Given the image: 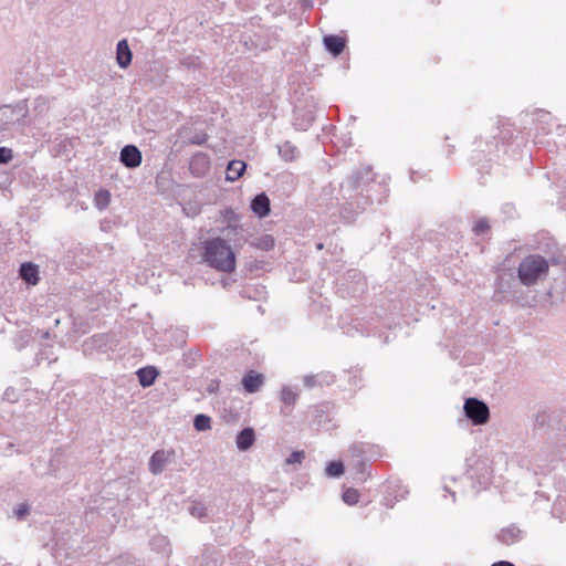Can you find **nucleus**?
Returning a JSON list of instances; mask_svg holds the SVG:
<instances>
[{
	"instance_id": "nucleus-1",
	"label": "nucleus",
	"mask_w": 566,
	"mask_h": 566,
	"mask_svg": "<svg viewBox=\"0 0 566 566\" xmlns=\"http://www.w3.org/2000/svg\"><path fill=\"white\" fill-rule=\"evenodd\" d=\"M342 197L345 200L340 216L352 222L355 217L375 202L381 203L388 196V187L382 181L375 180L370 167L353 171L340 185Z\"/></svg>"
},
{
	"instance_id": "nucleus-2",
	"label": "nucleus",
	"mask_w": 566,
	"mask_h": 566,
	"mask_svg": "<svg viewBox=\"0 0 566 566\" xmlns=\"http://www.w3.org/2000/svg\"><path fill=\"white\" fill-rule=\"evenodd\" d=\"M203 261L212 269L231 273L235 270V254L226 239L212 238L203 242Z\"/></svg>"
},
{
	"instance_id": "nucleus-3",
	"label": "nucleus",
	"mask_w": 566,
	"mask_h": 566,
	"mask_svg": "<svg viewBox=\"0 0 566 566\" xmlns=\"http://www.w3.org/2000/svg\"><path fill=\"white\" fill-rule=\"evenodd\" d=\"M549 270V262L539 254H530L522 259L517 268V277L522 285L533 286L544 279Z\"/></svg>"
},
{
	"instance_id": "nucleus-4",
	"label": "nucleus",
	"mask_w": 566,
	"mask_h": 566,
	"mask_svg": "<svg viewBox=\"0 0 566 566\" xmlns=\"http://www.w3.org/2000/svg\"><path fill=\"white\" fill-rule=\"evenodd\" d=\"M59 99L55 96L39 95L32 102L29 111V125H49L51 117H56Z\"/></svg>"
},
{
	"instance_id": "nucleus-5",
	"label": "nucleus",
	"mask_w": 566,
	"mask_h": 566,
	"mask_svg": "<svg viewBox=\"0 0 566 566\" xmlns=\"http://www.w3.org/2000/svg\"><path fill=\"white\" fill-rule=\"evenodd\" d=\"M29 107L25 99L19 101L14 105H3L0 107V122L4 125H29Z\"/></svg>"
},
{
	"instance_id": "nucleus-6",
	"label": "nucleus",
	"mask_w": 566,
	"mask_h": 566,
	"mask_svg": "<svg viewBox=\"0 0 566 566\" xmlns=\"http://www.w3.org/2000/svg\"><path fill=\"white\" fill-rule=\"evenodd\" d=\"M465 417L474 424L481 426L489 421L490 409L488 405L478 398H468L463 405Z\"/></svg>"
},
{
	"instance_id": "nucleus-7",
	"label": "nucleus",
	"mask_w": 566,
	"mask_h": 566,
	"mask_svg": "<svg viewBox=\"0 0 566 566\" xmlns=\"http://www.w3.org/2000/svg\"><path fill=\"white\" fill-rule=\"evenodd\" d=\"M369 450V444L364 442H355L348 449L350 455V467L355 471V474L360 475L361 478L364 476L367 469V454Z\"/></svg>"
},
{
	"instance_id": "nucleus-8",
	"label": "nucleus",
	"mask_w": 566,
	"mask_h": 566,
	"mask_svg": "<svg viewBox=\"0 0 566 566\" xmlns=\"http://www.w3.org/2000/svg\"><path fill=\"white\" fill-rule=\"evenodd\" d=\"M211 167L210 157L208 154L198 151L193 154L189 161V170L196 178L205 177Z\"/></svg>"
},
{
	"instance_id": "nucleus-9",
	"label": "nucleus",
	"mask_w": 566,
	"mask_h": 566,
	"mask_svg": "<svg viewBox=\"0 0 566 566\" xmlns=\"http://www.w3.org/2000/svg\"><path fill=\"white\" fill-rule=\"evenodd\" d=\"M119 161L126 168H137L143 161L142 151L135 145H126L120 149Z\"/></svg>"
},
{
	"instance_id": "nucleus-10",
	"label": "nucleus",
	"mask_w": 566,
	"mask_h": 566,
	"mask_svg": "<svg viewBox=\"0 0 566 566\" xmlns=\"http://www.w3.org/2000/svg\"><path fill=\"white\" fill-rule=\"evenodd\" d=\"M252 212L259 218H265L271 212V203L265 192L258 193L250 203Z\"/></svg>"
},
{
	"instance_id": "nucleus-11",
	"label": "nucleus",
	"mask_w": 566,
	"mask_h": 566,
	"mask_svg": "<svg viewBox=\"0 0 566 566\" xmlns=\"http://www.w3.org/2000/svg\"><path fill=\"white\" fill-rule=\"evenodd\" d=\"M496 538L504 545H513L523 538V532L514 524L502 528Z\"/></svg>"
},
{
	"instance_id": "nucleus-12",
	"label": "nucleus",
	"mask_w": 566,
	"mask_h": 566,
	"mask_svg": "<svg viewBox=\"0 0 566 566\" xmlns=\"http://www.w3.org/2000/svg\"><path fill=\"white\" fill-rule=\"evenodd\" d=\"M170 452H167L165 450H158L153 453V455L149 459V471L157 475L160 474L167 463L169 462Z\"/></svg>"
},
{
	"instance_id": "nucleus-13",
	"label": "nucleus",
	"mask_w": 566,
	"mask_h": 566,
	"mask_svg": "<svg viewBox=\"0 0 566 566\" xmlns=\"http://www.w3.org/2000/svg\"><path fill=\"white\" fill-rule=\"evenodd\" d=\"M19 276L29 285H36L40 281L39 266L32 262L20 265Z\"/></svg>"
},
{
	"instance_id": "nucleus-14",
	"label": "nucleus",
	"mask_w": 566,
	"mask_h": 566,
	"mask_svg": "<svg viewBox=\"0 0 566 566\" xmlns=\"http://www.w3.org/2000/svg\"><path fill=\"white\" fill-rule=\"evenodd\" d=\"M264 382V377L254 370H249L242 378V386L249 394L256 392Z\"/></svg>"
},
{
	"instance_id": "nucleus-15",
	"label": "nucleus",
	"mask_w": 566,
	"mask_h": 566,
	"mask_svg": "<svg viewBox=\"0 0 566 566\" xmlns=\"http://www.w3.org/2000/svg\"><path fill=\"white\" fill-rule=\"evenodd\" d=\"M133 59V53L126 39L118 41L116 45V61L120 69H127Z\"/></svg>"
},
{
	"instance_id": "nucleus-16",
	"label": "nucleus",
	"mask_w": 566,
	"mask_h": 566,
	"mask_svg": "<svg viewBox=\"0 0 566 566\" xmlns=\"http://www.w3.org/2000/svg\"><path fill=\"white\" fill-rule=\"evenodd\" d=\"M323 43L325 50L333 56L340 55L346 45L345 39L335 34L325 35Z\"/></svg>"
},
{
	"instance_id": "nucleus-17",
	"label": "nucleus",
	"mask_w": 566,
	"mask_h": 566,
	"mask_svg": "<svg viewBox=\"0 0 566 566\" xmlns=\"http://www.w3.org/2000/svg\"><path fill=\"white\" fill-rule=\"evenodd\" d=\"M300 392L298 390L292 388L291 386H283L281 389V401L284 405L282 408V413L290 415L292 408L296 403L298 399Z\"/></svg>"
},
{
	"instance_id": "nucleus-18",
	"label": "nucleus",
	"mask_w": 566,
	"mask_h": 566,
	"mask_svg": "<svg viewBox=\"0 0 566 566\" xmlns=\"http://www.w3.org/2000/svg\"><path fill=\"white\" fill-rule=\"evenodd\" d=\"M334 379L335 377L331 373H319L304 376L303 382L306 388L312 389L323 385H331L334 382Z\"/></svg>"
},
{
	"instance_id": "nucleus-19",
	"label": "nucleus",
	"mask_w": 566,
	"mask_h": 566,
	"mask_svg": "<svg viewBox=\"0 0 566 566\" xmlns=\"http://www.w3.org/2000/svg\"><path fill=\"white\" fill-rule=\"evenodd\" d=\"M237 231H227L224 235L228 241L232 242L235 248L243 247L247 242H250L249 239L251 237L249 228L244 226L237 228Z\"/></svg>"
},
{
	"instance_id": "nucleus-20",
	"label": "nucleus",
	"mask_w": 566,
	"mask_h": 566,
	"mask_svg": "<svg viewBox=\"0 0 566 566\" xmlns=\"http://www.w3.org/2000/svg\"><path fill=\"white\" fill-rule=\"evenodd\" d=\"M255 442V432L253 428L247 427L243 428L235 438L237 448L240 451L249 450L253 443Z\"/></svg>"
},
{
	"instance_id": "nucleus-21",
	"label": "nucleus",
	"mask_w": 566,
	"mask_h": 566,
	"mask_svg": "<svg viewBox=\"0 0 566 566\" xmlns=\"http://www.w3.org/2000/svg\"><path fill=\"white\" fill-rule=\"evenodd\" d=\"M138 381L143 388L150 387L156 381L159 373L154 366L142 367L136 371Z\"/></svg>"
},
{
	"instance_id": "nucleus-22",
	"label": "nucleus",
	"mask_w": 566,
	"mask_h": 566,
	"mask_svg": "<svg viewBox=\"0 0 566 566\" xmlns=\"http://www.w3.org/2000/svg\"><path fill=\"white\" fill-rule=\"evenodd\" d=\"M247 164L242 160H231L226 170V180L235 181L238 180L245 171Z\"/></svg>"
},
{
	"instance_id": "nucleus-23",
	"label": "nucleus",
	"mask_w": 566,
	"mask_h": 566,
	"mask_svg": "<svg viewBox=\"0 0 566 566\" xmlns=\"http://www.w3.org/2000/svg\"><path fill=\"white\" fill-rule=\"evenodd\" d=\"M222 218L227 222V227L222 230L223 233L227 231H237V228L242 227V224L239 223V214L234 212L231 208L224 209L222 211Z\"/></svg>"
},
{
	"instance_id": "nucleus-24",
	"label": "nucleus",
	"mask_w": 566,
	"mask_h": 566,
	"mask_svg": "<svg viewBox=\"0 0 566 566\" xmlns=\"http://www.w3.org/2000/svg\"><path fill=\"white\" fill-rule=\"evenodd\" d=\"M251 247L261 251H270L275 245V240L271 234H263L250 241Z\"/></svg>"
},
{
	"instance_id": "nucleus-25",
	"label": "nucleus",
	"mask_w": 566,
	"mask_h": 566,
	"mask_svg": "<svg viewBox=\"0 0 566 566\" xmlns=\"http://www.w3.org/2000/svg\"><path fill=\"white\" fill-rule=\"evenodd\" d=\"M277 148L280 156L286 161L295 159L298 155L297 148L290 142H284Z\"/></svg>"
},
{
	"instance_id": "nucleus-26",
	"label": "nucleus",
	"mask_w": 566,
	"mask_h": 566,
	"mask_svg": "<svg viewBox=\"0 0 566 566\" xmlns=\"http://www.w3.org/2000/svg\"><path fill=\"white\" fill-rule=\"evenodd\" d=\"M188 512L199 520H202L208 516L207 506L200 501H192L188 506Z\"/></svg>"
},
{
	"instance_id": "nucleus-27",
	"label": "nucleus",
	"mask_w": 566,
	"mask_h": 566,
	"mask_svg": "<svg viewBox=\"0 0 566 566\" xmlns=\"http://www.w3.org/2000/svg\"><path fill=\"white\" fill-rule=\"evenodd\" d=\"M328 478H339L344 473V464L342 461H331L325 468Z\"/></svg>"
},
{
	"instance_id": "nucleus-28",
	"label": "nucleus",
	"mask_w": 566,
	"mask_h": 566,
	"mask_svg": "<svg viewBox=\"0 0 566 566\" xmlns=\"http://www.w3.org/2000/svg\"><path fill=\"white\" fill-rule=\"evenodd\" d=\"M193 427L197 431H206L211 428V418L205 413H199L193 419Z\"/></svg>"
},
{
	"instance_id": "nucleus-29",
	"label": "nucleus",
	"mask_w": 566,
	"mask_h": 566,
	"mask_svg": "<svg viewBox=\"0 0 566 566\" xmlns=\"http://www.w3.org/2000/svg\"><path fill=\"white\" fill-rule=\"evenodd\" d=\"M109 201L111 195L107 190H99L95 195V206L101 210L105 209L109 205Z\"/></svg>"
},
{
	"instance_id": "nucleus-30",
	"label": "nucleus",
	"mask_w": 566,
	"mask_h": 566,
	"mask_svg": "<svg viewBox=\"0 0 566 566\" xmlns=\"http://www.w3.org/2000/svg\"><path fill=\"white\" fill-rule=\"evenodd\" d=\"M343 501L348 505H355L359 501V493L355 489H346L342 495Z\"/></svg>"
},
{
	"instance_id": "nucleus-31",
	"label": "nucleus",
	"mask_w": 566,
	"mask_h": 566,
	"mask_svg": "<svg viewBox=\"0 0 566 566\" xmlns=\"http://www.w3.org/2000/svg\"><path fill=\"white\" fill-rule=\"evenodd\" d=\"M304 459H305V452L304 451H293L285 459V464L286 465L301 464Z\"/></svg>"
},
{
	"instance_id": "nucleus-32",
	"label": "nucleus",
	"mask_w": 566,
	"mask_h": 566,
	"mask_svg": "<svg viewBox=\"0 0 566 566\" xmlns=\"http://www.w3.org/2000/svg\"><path fill=\"white\" fill-rule=\"evenodd\" d=\"M489 221L485 218H481L475 222L473 227V232L475 235H481L489 231Z\"/></svg>"
},
{
	"instance_id": "nucleus-33",
	"label": "nucleus",
	"mask_w": 566,
	"mask_h": 566,
	"mask_svg": "<svg viewBox=\"0 0 566 566\" xmlns=\"http://www.w3.org/2000/svg\"><path fill=\"white\" fill-rule=\"evenodd\" d=\"M180 65L190 70L199 66V59L193 55H187L180 60Z\"/></svg>"
},
{
	"instance_id": "nucleus-34",
	"label": "nucleus",
	"mask_w": 566,
	"mask_h": 566,
	"mask_svg": "<svg viewBox=\"0 0 566 566\" xmlns=\"http://www.w3.org/2000/svg\"><path fill=\"white\" fill-rule=\"evenodd\" d=\"M208 139V135L203 132H199V133H196L193 134L192 136H190L188 138V143L191 144V145H203Z\"/></svg>"
},
{
	"instance_id": "nucleus-35",
	"label": "nucleus",
	"mask_w": 566,
	"mask_h": 566,
	"mask_svg": "<svg viewBox=\"0 0 566 566\" xmlns=\"http://www.w3.org/2000/svg\"><path fill=\"white\" fill-rule=\"evenodd\" d=\"M30 513V506L25 503H21L14 509V515L18 520H23Z\"/></svg>"
},
{
	"instance_id": "nucleus-36",
	"label": "nucleus",
	"mask_w": 566,
	"mask_h": 566,
	"mask_svg": "<svg viewBox=\"0 0 566 566\" xmlns=\"http://www.w3.org/2000/svg\"><path fill=\"white\" fill-rule=\"evenodd\" d=\"M12 158V149L8 147H0V166L8 164Z\"/></svg>"
},
{
	"instance_id": "nucleus-37",
	"label": "nucleus",
	"mask_w": 566,
	"mask_h": 566,
	"mask_svg": "<svg viewBox=\"0 0 566 566\" xmlns=\"http://www.w3.org/2000/svg\"><path fill=\"white\" fill-rule=\"evenodd\" d=\"M535 115H536V119L542 124L548 125L552 120V115L549 112L538 109V111H536Z\"/></svg>"
},
{
	"instance_id": "nucleus-38",
	"label": "nucleus",
	"mask_w": 566,
	"mask_h": 566,
	"mask_svg": "<svg viewBox=\"0 0 566 566\" xmlns=\"http://www.w3.org/2000/svg\"><path fill=\"white\" fill-rule=\"evenodd\" d=\"M219 387H220V381L217 380V379H212L210 380V382L208 384L206 390L209 395H212V394H216L218 390H219Z\"/></svg>"
},
{
	"instance_id": "nucleus-39",
	"label": "nucleus",
	"mask_w": 566,
	"mask_h": 566,
	"mask_svg": "<svg viewBox=\"0 0 566 566\" xmlns=\"http://www.w3.org/2000/svg\"><path fill=\"white\" fill-rule=\"evenodd\" d=\"M312 120H313V116H312V114H310L305 122H302V123L295 122L294 125L300 130H306L307 127L311 125Z\"/></svg>"
},
{
	"instance_id": "nucleus-40",
	"label": "nucleus",
	"mask_w": 566,
	"mask_h": 566,
	"mask_svg": "<svg viewBox=\"0 0 566 566\" xmlns=\"http://www.w3.org/2000/svg\"><path fill=\"white\" fill-rule=\"evenodd\" d=\"M491 566H515V565L507 560H499V562L493 563Z\"/></svg>"
},
{
	"instance_id": "nucleus-41",
	"label": "nucleus",
	"mask_w": 566,
	"mask_h": 566,
	"mask_svg": "<svg viewBox=\"0 0 566 566\" xmlns=\"http://www.w3.org/2000/svg\"><path fill=\"white\" fill-rule=\"evenodd\" d=\"M348 276L352 279H357V277H360V273L357 271H349Z\"/></svg>"
},
{
	"instance_id": "nucleus-42",
	"label": "nucleus",
	"mask_w": 566,
	"mask_h": 566,
	"mask_svg": "<svg viewBox=\"0 0 566 566\" xmlns=\"http://www.w3.org/2000/svg\"><path fill=\"white\" fill-rule=\"evenodd\" d=\"M418 177H420L418 172H416V171H413V170L410 172V179H411L413 182H416V181L418 180Z\"/></svg>"
},
{
	"instance_id": "nucleus-43",
	"label": "nucleus",
	"mask_w": 566,
	"mask_h": 566,
	"mask_svg": "<svg viewBox=\"0 0 566 566\" xmlns=\"http://www.w3.org/2000/svg\"><path fill=\"white\" fill-rule=\"evenodd\" d=\"M55 462H57V453L52 458V460H51V462H50V464H51V467H52V468H54V465H55L54 463H55Z\"/></svg>"
},
{
	"instance_id": "nucleus-44",
	"label": "nucleus",
	"mask_w": 566,
	"mask_h": 566,
	"mask_svg": "<svg viewBox=\"0 0 566 566\" xmlns=\"http://www.w3.org/2000/svg\"><path fill=\"white\" fill-rule=\"evenodd\" d=\"M504 208L506 209V211H510V212L514 210V207L512 205H509V203L505 205Z\"/></svg>"
},
{
	"instance_id": "nucleus-45",
	"label": "nucleus",
	"mask_w": 566,
	"mask_h": 566,
	"mask_svg": "<svg viewBox=\"0 0 566 566\" xmlns=\"http://www.w3.org/2000/svg\"><path fill=\"white\" fill-rule=\"evenodd\" d=\"M166 75H161L157 82V84H161L165 81Z\"/></svg>"
},
{
	"instance_id": "nucleus-46",
	"label": "nucleus",
	"mask_w": 566,
	"mask_h": 566,
	"mask_svg": "<svg viewBox=\"0 0 566 566\" xmlns=\"http://www.w3.org/2000/svg\"><path fill=\"white\" fill-rule=\"evenodd\" d=\"M323 248H324L323 243H317V244H316V249H317V250H322Z\"/></svg>"
},
{
	"instance_id": "nucleus-47",
	"label": "nucleus",
	"mask_w": 566,
	"mask_h": 566,
	"mask_svg": "<svg viewBox=\"0 0 566 566\" xmlns=\"http://www.w3.org/2000/svg\"><path fill=\"white\" fill-rule=\"evenodd\" d=\"M214 564H216V560H213V562L208 560V562H207V566H212V565H214Z\"/></svg>"
},
{
	"instance_id": "nucleus-48",
	"label": "nucleus",
	"mask_w": 566,
	"mask_h": 566,
	"mask_svg": "<svg viewBox=\"0 0 566 566\" xmlns=\"http://www.w3.org/2000/svg\"><path fill=\"white\" fill-rule=\"evenodd\" d=\"M543 130H544L545 133H549V128H545V127H543Z\"/></svg>"
},
{
	"instance_id": "nucleus-49",
	"label": "nucleus",
	"mask_w": 566,
	"mask_h": 566,
	"mask_svg": "<svg viewBox=\"0 0 566 566\" xmlns=\"http://www.w3.org/2000/svg\"><path fill=\"white\" fill-rule=\"evenodd\" d=\"M452 497H453V501L455 500V493L454 492H450Z\"/></svg>"
},
{
	"instance_id": "nucleus-50",
	"label": "nucleus",
	"mask_w": 566,
	"mask_h": 566,
	"mask_svg": "<svg viewBox=\"0 0 566 566\" xmlns=\"http://www.w3.org/2000/svg\"><path fill=\"white\" fill-rule=\"evenodd\" d=\"M437 3H439V0H437Z\"/></svg>"
}]
</instances>
